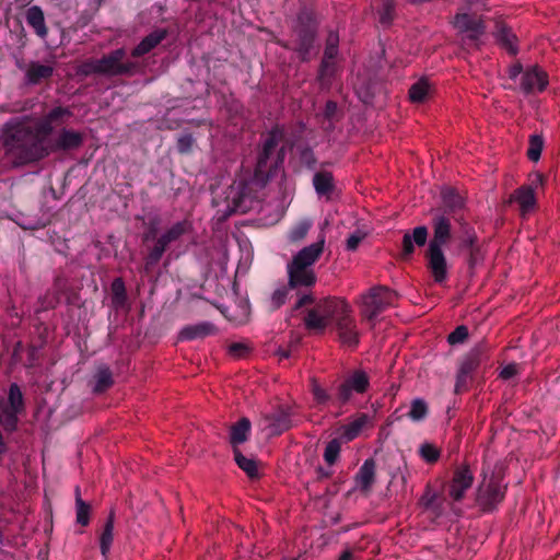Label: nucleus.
<instances>
[{
	"label": "nucleus",
	"instance_id": "obj_12",
	"mask_svg": "<svg viewBox=\"0 0 560 560\" xmlns=\"http://www.w3.org/2000/svg\"><path fill=\"white\" fill-rule=\"evenodd\" d=\"M370 386V378L363 370H355L339 386L337 399L341 405L347 404L353 393L363 394Z\"/></svg>",
	"mask_w": 560,
	"mask_h": 560
},
{
	"label": "nucleus",
	"instance_id": "obj_54",
	"mask_svg": "<svg viewBox=\"0 0 560 560\" xmlns=\"http://www.w3.org/2000/svg\"><path fill=\"white\" fill-rule=\"evenodd\" d=\"M468 250H469V256L467 259L468 267H469V269H474L476 266H478L482 261L483 255H482L479 246L472 247L471 249H468Z\"/></svg>",
	"mask_w": 560,
	"mask_h": 560
},
{
	"label": "nucleus",
	"instance_id": "obj_10",
	"mask_svg": "<svg viewBox=\"0 0 560 560\" xmlns=\"http://www.w3.org/2000/svg\"><path fill=\"white\" fill-rule=\"evenodd\" d=\"M84 142V135L80 131L69 128H61L54 137L49 136L46 140L48 156L55 152H67L78 150Z\"/></svg>",
	"mask_w": 560,
	"mask_h": 560
},
{
	"label": "nucleus",
	"instance_id": "obj_58",
	"mask_svg": "<svg viewBox=\"0 0 560 560\" xmlns=\"http://www.w3.org/2000/svg\"><path fill=\"white\" fill-rule=\"evenodd\" d=\"M516 373H517L516 364H509L502 369V371L500 372V376L503 380H509V378L513 377L514 375H516Z\"/></svg>",
	"mask_w": 560,
	"mask_h": 560
},
{
	"label": "nucleus",
	"instance_id": "obj_29",
	"mask_svg": "<svg viewBox=\"0 0 560 560\" xmlns=\"http://www.w3.org/2000/svg\"><path fill=\"white\" fill-rule=\"evenodd\" d=\"M115 512L110 511L100 537V549L104 560H107L114 540Z\"/></svg>",
	"mask_w": 560,
	"mask_h": 560
},
{
	"label": "nucleus",
	"instance_id": "obj_49",
	"mask_svg": "<svg viewBox=\"0 0 560 560\" xmlns=\"http://www.w3.org/2000/svg\"><path fill=\"white\" fill-rule=\"evenodd\" d=\"M195 143V139L191 133H182L177 139V151L180 154H187L191 151Z\"/></svg>",
	"mask_w": 560,
	"mask_h": 560
},
{
	"label": "nucleus",
	"instance_id": "obj_2",
	"mask_svg": "<svg viewBox=\"0 0 560 560\" xmlns=\"http://www.w3.org/2000/svg\"><path fill=\"white\" fill-rule=\"evenodd\" d=\"M324 246L325 236H322L317 242L300 249L287 265L289 285L296 288L299 296L293 307L295 311L314 302L311 293L317 282L314 265L323 255Z\"/></svg>",
	"mask_w": 560,
	"mask_h": 560
},
{
	"label": "nucleus",
	"instance_id": "obj_61",
	"mask_svg": "<svg viewBox=\"0 0 560 560\" xmlns=\"http://www.w3.org/2000/svg\"><path fill=\"white\" fill-rule=\"evenodd\" d=\"M337 55H338V47L326 46L323 58L334 60Z\"/></svg>",
	"mask_w": 560,
	"mask_h": 560
},
{
	"label": "nucleus",
	"instance_id": "obj_19",
	"mask_svg": "<svg viewBox=\"0 0 560 560\" xmlns=\"http://www.w3.org/2000/svg\"><path fill=\"white\" fill-rule=\"evenodd\" d=\"M295 34L296 38L292 48L299 54L302 61H307L314 46L315 31L310 26H299Z\"/></svg>",
	"mask_w": 560,
	"mask_h": 560
},
{
	"label": "nucleus",
	"instance_id": "obj_32",
	"mask_svg": "<svg viewBox=\"0 0 560 560\" xmlns=\"http://www.w3.org/2000/svg\"><path fill=\"white\" fill-rule=\"evenodd\" d=\"M191 224L187 220L178 221L160 235L162 241L167 245L179 240L184 234L189 232Z\"/></svg>",
	"mask_w": 560,
	"mask_h": 560
},
{
	"label": "nucleus",
	"instance_id": "obj_53",
	"mask_svg": "<svg viewBox=\"0 0 560 560\" xmlns=\"http://www.w3.org/2000/svg\"><path fill=\"white\" fill-rule=\"evenodd\" d=\"M300 160L308 168H314L317 162L314 151L311 148H304L301 150Z\"/></svg>",
	"mask_w": 560,
	"mask_h": 560
},
{
	"label": "nucleus",
	"instance_id": "obj_8",
	"mask_svg": "<svg viewBox=\"0 0 560 560\" xmlns=\"http://www.w3.org/2000/svg\"><path fill=\"white\" fill-rule=\"evenodd\" d=\"M293 413L290 407L277 406L261 416L260 428L268 438L278 436L294 427Z\"/></svg>",
	"mask_w": 560,
	"mask_h": 560
},
{
	"label": "nucleus",
	"instance_id": "obj_18",
	"mask_svg": "<svg viewBox=\"0 0 560 560\" xmlns=\"http://www.w3.org/2000/svg\"><path fill=\"white\" fill-rule=\"evenodd\" d=\"M428 240V229L424 225L417 226L412 232H406L402 236L400 258L410 259L415 252V245L423 246Z\"/></svg>",
	"mask_w": 560,
	"mask_h": 560
},
{
	"label": "nucleus",
	"instance_id": "obj_44",
	"mask_svg": "<svg viewBox=\"0 0 560 560\" xmlns=\"http://www.w3.org/2000/svg\"><path fill=\"white\" fill-rule=\"evenodd\" d=\"M341 450V443L338 439H332L329 441L325 447L324 459L328 465H334Z\"/></svg>",
	"mask_w": 560,
	"mask_h": 560
},
{
	"label": "nucleus",
	"instance_id": "obj_22",
	"mask_svg": "<svg viewBox=\"0 0 560 560\" xmlns=\"http://www.w3.org/2000/svg\"><path fill=\"white\" fill-rule=\"evenodd\" d=\"M451 237V221L445 214H439L433 219V238L429 245L441 247L447 243Z\"/></svg>",
	"mask_w": 560,
	"mask_h": 560
},
{
	"label": "nucleus",
	"instance_id": "obj_17",
	"mask_svg": "<svg viewBox=\"0 0 560 560\" xmlns=\"http://www.w3.org/2000/svg\"><path fill=\"white\" fill-rule=\"evenodd\" d=\"M454 25L459 32L469 33L468 38L471 40L479 39L486 32L483 19L468 13H457L454 18Z\"/></svg>",
	"mask_w": 560,
	"mask_h": 560
},
{
	"label": "nucleus",
	"instance_id": "obj_48",
	"mask_svg": "<svg viewBox=\"0 0 560 560\" xmlns=\"http://www.w3.org/2000/svg\"><path fill=\"white\" fill-rule=\"evenodd\" d=\"M477 235L475 231L469 226L463 228V235L460 237V247L465 249H471L472 247H477Z\"/></svg>",
	"mask_w": 560,
	"mask_h": 560
},
{
	"label": "nucleus",
	"instance_id": "obj_7",
	"mask_svg": "<svg viewBox=\"0 0 560 560\" xmlns=\"http://www.w3.org/2000/svg\"><path fill=\"white\" fill-rule=\"evenodd\" d=\"M487 359V346L478 343L470 349L462 359L456 374L455 393L459 394L467 389L472 373Z\"/></svg>",
	"mask_w": 560,
	"mask_h": 560
},
{
	"label": "nucleus",
	"instance_id": "obj_56",
	"mask_svg": "<svg viewBox=\"0 0 560 560\" xmlns=\"http://www.w3.org/2000/svg\"><path fill=\"white\" fill-rule=\"evenodd\" d=\"M435 499V492L428 488L421 498V503L424 505L425 509H433Z\"/></svg>",
	"mask_w": 560,
	"mask_h": 560
},
{
	"label": "nucleus",
	"instance_id": "obj_51",
	"mask_svg": "<svg viewBox=\"0 0 560 560\" xmlns=\"http://www.w3.org/2000/svg\"><path fill=\"white\" fill-rule=\"evenodd\" d=\"M365 237H366L365 232H363L361 230L354 231L352 234L349 235V237L346 241L347 250L354 252L359 247L360 243Z\"/></svg>",
	"mask_w": 560,
	"mask_h": 560
},
{
	"label": "nucleus",
	"instance_id": "obj_4",
	"mask_svg": "<svg viewBox=\"0 0 560 560\" xmlns=\"http://www.w3.org/2000/svg\"><path fill=\"white\" fill-rule=\"evenodd\" d=\"M398 294L384 285L371 288L361 296V314L368 320H373L387 307L393 306Z\"/></svg>",
	"mask_w": 560,
	"mask_h": 560
},
{
	"label": "nucleus",
	"instance_id": "obj_34",
	"mask_svg": "<svg viewBox=\"0 0 560 560\" xmlns=\"http://www.w3.org/2000/svg\"><path fill=\"white\" fill-rule=\"evenodd\" d=\"M94 378L95 385L93 387V392L97 394L105 392L114 383L113 373L110 369L105 364H102L97 368Z\"/></svg>",
	"mask_w": 560,
	"mask_h": 560
},
{
	"label": "nucleus",
	"instance_id": "obj_21",
	"mask_svg": "<svg viewBox=\"0 0 560 560\" xmlns=\"http://www.w3.org/2000/svg\"><path fill=\"white\" fill-rule=\"evenodd\" d=\"M55 72V66L43 65L38 61H31L25 71V82L31 85H37L44 80H48Z\"/></svg>",
	"mask_w": 560,
	"mask_h": 560
},
{
	"label": "nucleus",
	"instance_id": "obj_5",
	"mask_svg": "<svg viewBox=\"0 0 560 560\" xmlns=\"http://www.w3.org/2000/svg\"><path fill=\"white\" fill-rule=\"evenodd\" d=\"M24 410V398L20 386L12 383L8 399L0 397V427L8 433L16 431L19 415Z\"/></svg>",
	"mask_w": 560,
	"mask_h": 560
},
{
	"label": "nucleus",
	"instance_id": "obj_42",
	"mask_svg": "<svg viewBox=\"0 0 560 560\" xmlns=\"http://www.w3.org/2000/svg\"><path fill=\"white\" fill-rule=\"evenodd\" d=\"M419 454L424 462L433 464L439 460L441 451L434 444L425 442L420 445Z\"/></svg>",
	"mask_w": 560,
	"mask_h": 560
},
{
	"label": "nucleus",
	"instance_id": "obj_37",
	"mask_svg": "<svg viewBox=\"0 0 560 560\" xmlns=\"http://www.w3.org/2000/svg\"><path fill=\"white\" fill-rule=\"evenodd\" d=\"M378 22L382 26L388 27L395 19V1L382 0L381 5L377 8Z\"/></svg>",
	"mask_w": 560,
	"mask_h": 560
},
{
	"label": "nucleus",
	"instance_id": "obj_36",
	"mask_svg": "<svg viewBox=\"0 0 560 560\" xmlns=\"http://www.w3.org/2000/svg\"><path fill=\"white\" fill-rule=\"evenodd\" d=\"M233 454L237 466L245 471L249 478H256L258 476L257 463L254 458L244 456L238 447L233 450Z\"/></svg>",
	"mask_w": 560,
	"mask_h": 560
},
{
	"label": "nucleus",
	"instance_id": "obj_9",
	"mask_svg": "<svg viewBox=\"0 0 560 560\" xmlns=\"http://www.w3.org/2000/svg\"><path fill=\"white\" fill-rule=\"evenodd\" d=\"M505 487L491 477L488 481L483 480L477 490L476 503L483 512L493 511L504 499Z\"/></svg>",
	"mask_w": 560,
	"mask_h": 560
},
{
	"label": "nucleus",
	"instance_id": "obj_33",
	"mask_svg": "<svg viewBox=\"0 0 560 560\" xmlns=\"http://www.w3.org/2000/svg\"><path fill=\"white\" fill-rule=\"evenodd\" d=\"M442 202L445 211L454 213L464 207V199L453 188H444L441 191Z\"/></svg>",
	"mask_w": 560,
	"mask_h": 560
},
{
	"label": "nucleus",
	"instance_id": "obj_64",
	"mask_svg": "<svg viewBox=\"0 0 560 560\" xmlns=\"http://www.w3.org/2000/svg\"><path fill=\"white\" fill-rule=\"evenodd\" d=\"M277 354L280 359H288L291 357V350L279 348Z\"/></svg>",
	"mask_w": 560,
	"mask_h": 560
},
{
	"label": "nucleus",
	"instance_id": "obj_27",
	"mask_svg": "<svg viewBox=\"0 0 560 560\" xmlns=\"http://www.w3.org/2000/svg\"><path fill=\"white\" fill-rule=\"evenodd\" d=\"M26 22L34 30L37 36L46 38L48 28L45 23L44 12L38 5H33L27 9Z\"/></svg>",
	"mask_w": 560,
	"mask_h": 560
},
{
	"label": "nucleus",
	"instance_id": "obj_45",
	"mask_svg": "<svg viewBox=\"0 0 560 560\" xmlns=\"http://www.w3.org/2000/svg\"><path fill=\"white\" fill-rule=\"evenodd\" d=\"M335 61L332 59L323 58L318 71V80L322 83H329L335 73Z\"/></svg>",
	"mask_w": 560,
	"mask_h": 560
},
{
	"label": "nucleus",
	"instance_id": "obj_35",
	"mask_svg": "<svg viewBox=\"0 0 560 560\" xmlns=\"http://www.w3.org/2000/svg\"><path fill=\"white\" fill-rule=\"evenodd\" d=\"M167 247L168 245L159 236L144 259V270L147 272L151 271L159 264Z\"/></svg>",
	"mask_w": 560,
	"mask_h": 560
},
{
	"label": "nucleus",
	"instance_id": "obj_46",
	"mask_svg": "<svg viewBox=\"0 0 560 560\" xmlns=\"http://www.w3.org/2000/svg\"><path fill=\"white\" fill-rule=\"evenodd\" d=\"M311 229V222L302 221L294 225L289 233V240L291 242L302 241Z\"/></svg>",
	"mask_w": 560,
	"mask_h": 560
},
{
	"label": "nucleus",
	"instance_id": "obj_15",
	"mask_svg": "<svg viewBox=\"0 0 560 560\" xmlns=\"http://www.w3.org/2000/svg\"><path fill=\"white\" fill-rule=\"evenodd\" d=\"M284 131L279 126L273 127L267 135L261 151L258 154L256 172L261 174L267 171L268 162L279 143L283 140Z\"/></svg>",
	"mask_w": 560,
	"mask_h": 560
},
{
	"label": "nucleus",
	"instance_id": "obj_30",
	"mask_svg": "<svg viewBox=\"0 0 560 560\" xmlns=\"http://www.w3.org/2000/svg\"><path fill=\"white\" fill-rule=\"evenodd\" d=\"M315 191L319 196H329L334 188V177L330 172H317L313 177Z\"/></svg>",
	"mask_w": 560,
	"mask_h": 560
},
{
	"label": "nucleus",
	"instance_id": "obj_47",
	"mask_svg": "<svg viewBox=\"0 0 560 560\" xmlns=\"http://www.w3.org/2000/svg\"><path fill=\"white\" fill-rule=\"evenodd\" d=\"M91 506L85 501H80L75 504V520L81 526H86L90 523Z\"/></svg>",
	"mask_w": 560,
	"mask_h": 560
},
{
	"label": "nucleus",
	"instance_id": "obj_63",
	"mask_svg": "<svg viewBox=\"0 0 560 560\" xmlns=\"http://www.w3.org/2000/svg\"><path fill=\"white\" fill-rule=\"evenodd\" d=\"M469 5H480L482 10L489 11L488 0H464Z\"/></svg>",
	"mask_w": 560,
	"mask_h": 560
},
{
	"label": "nucleus",
	"instance_id": "obj_26",
	"mask_svg": "<svg viewBox=\"0 0 560 560\" xmlns=\"http://www.w3.org/2000/svg\"><path fill=\"white\" fill-rule=\"evenodd\" d=\"M167 35L165 30H156L147 35L131 51L132 57H141L154 49Z\"/></svg>",
	"mask_w": 560,
	"mask_h": 560
},
{
	"label": "nucleus",
	"instance_id": "obj_52",
	"mask_svg": "<svg viewBox=\"0 0 560 560\" xmlns=\"http://www.w3.org/2000/svg\"><path fill=\"white\" fill-rule=\"evenodd\" d=\"M312 394L316 402L320 405L326 404L330 399L326 389H324L314 378L312 380Z\"/></svg>",
	"mask_w": 560,
	"mask_h": 560
},
{
	"label": "nucleus",
	"instance_id": "obj_14",
	"mask_svg": "<svg viewBox=\"0 0 560 560\" xmlns=\"http://www.w3.org/2000/svg\"><path fill=\"white\" fill-rule=\"evenodd\" d=\"M427 258V267L430 270L434 281L439 284L445 283L448 277V269L443 249L435 245H429Z\"/></svg>",
	"mask_w": 560,
	"mask_h": 560
},
{
	"label": "nucleus",
	"instance_id": "obj_50",
	"mask_svg": "<svg viewBox=\"0 0 560 560\" xmlns=\"http://www.w3.org/2000/svg\"><path fill=\"white\" fill-rule=\"evenodd\" d=\"M468 328L465 325L457 326L448 336L450 345L463 343L468 338Z\"/></svg>",
	"mask_w": 560,
	"mask_h": 560
},
{
	"label": "nucleus",
	"instance_id": "obj_59",
	"mask_svg": "<svg viewBox=\"0 0 560 560\" xmlns=\"http://www.w3.org/2000/svg\"><path fill=\"white\" fill-rule=\"evenodd\" d=\"M339 45V35L336 32H329L327 39H326V46L330 47H338Z\"/></svg>",
	"mask_w": 560,
	"mask_h": 560
},
{
	"label": "nucleus",
	"instance_id": "obj_16",
	"mask_svg": "<svg viewBox=\"0 0 560 560\" xmlns=\"http://www.w3.org/2000/svg\"><path fill=\"white\" fill-rule=\"evenodd\" d=\"M474 474L467 465L457 467L454 471L448 494L454 501H460L465 492L471 488Z\"/></svg>",
	"mask_w": 560,
	"mask_h": 560
},
{
	"label": "nucleus",
	"instance_id": "obj_6",
	"mask_svg": "<svg viewBox=\"0 0 560 560\" xmlns=\"http://www.w3.org/2000/svg\"><path fill=\"white\" fill-rule=\"evenodd\" d=\"M346 310V301L338 298H326L308 311L305 317L307 329L324 330L330 319H335L338 313Z\"/></svg>",
	"mask_w": 560,
	"mask_h": 560
},
{
	"label": "nucleus",
	"instance_id": "obj_13",
	"mask_svg": "<svg viewBox=\"0 0 560 560\" xmlns=\"http://www.w3.org/2000/svg\"><path fill=\"white\" fill-rule=\"evenodd\" d=\"M548 74L538 66L527 68L521 77V89L525 94L541 93L548 86Z\"/></svg>",
	"mask_w": 560,
	"mask_h": 560
},
{
	"label": "nucleus",
	"instance_id": "obj_31",
	"mask_svg": "<svg viewBox=\"0 0 560 560\" xmlns=\"http://www.w3.org/2000/svg\"><path fill=\"white\" fill-rule=\"evenodd\" d=\"M371 418L366 413H360L354 420L342 427V436L346 441L354 440L362 429L370 422Z\"/></svg>",
	"mask_w": 560,
	"mask_h": 560
},
{
	"label": "nucleus",
	"instance_id": "obj_3",
	"mask_svg": "<svg viewBox=\"0 0 560 560\" xmlns=\"http://www.w3.org/2000/svg\"><path fill=\"white\" fill-rule=\"evenodd\" d=\"M126 50L117 48L102 56V58H90L83 61L78 73L84 77L97 74L104 77L133 75L137 71L138 63L135 61H124Z\"/></svg>",
	"mask_w": 560,
	"mask_h": 560
},
{
	"label": "nucleus",
	"instance_id": "obj_41",
	"mask_svg": "<svg viewBox=\"0 0 560 560\" xmlns=\"http://www.w3.org/2000/svg\"><path fill=\"white\" fill-rule=\"evenodd\" d=\"M291 291H296V288H290L289 282L287 283V285H282L276 289L270 298L272 308H280L288 300V296Z\"/></svg>",
	"mask_w": 560,
	"mask_h": 560
},
{
	"label": "nucleus",
	"instance_id": "obj_62",
	"mask_svg": "<svg viewBox=\"0 0 560 560\" xmlns=\"http://www.w3.org/2000/svg\"><path fill=\"white\" fill-rule=\"evenodd\" d=\"M521 73L523 74V67L520 63L512 66L509 70V77L511 79H515Z\"/></svg>",
	"mask_w": 560,
	"mask_h": 560
},
{
	"label": "nucleus",
	"instance_id": "obj_11",
	"mask_svg": "<svg viewBox=\"0 0 560 560\" xmlns=\"http://www.w3.org/2000/svg\"><path fill=\"white\" fill-rule=\"evenodd\" d=\"M339 340L343 346L355 348L359 345V331L354 318L351 316V307L346 302V310L338 313L335 319Z\"/></svg>",
	"mask_w": 560,
	"mask_h": 560
},
{
	"label": "nucleus",
	"instance_id": "obj_20",
	"mask_svg": "<svg viewBox=\"0 0 560 560\" xmlns=\"http://www.w3.org/2000/svg\"><path fill=\"white\" fill-rule=\"evenodd\" d=\"M375 462L372 458L365 459L354 476L357 489L369 493L375 482Z\"/></svg>",
	"mask_w": 560,
	"mask_h": 560
},
{
	"label": "nucleus",
	"instance_id": "obj_1",
	"mask_svg": "<svg viewBox=\"0 0 560 560\" xmlns=\"http://www.w3.org/2000/svg\"><path fill=\"white\" fill-rule=\"evenodd\" d=\"M72 116L68 107L56 106L40 118L28 116L8 121L2 130L0 142L4 156L13 166L39 162L48 156L47 137L56 126Z\"/></svg>",
	"mask_w": 560,
	"mask_h": 560
},
{
	"label": "nucleus",
	"instance_id": "obj_39",
	"mask_svg": "<svg viewBox=\"0 0 560 560\" xmlns=\"http://www.w3.org/2000/svg\"><path fill=\"white\" fill-rule=\"evenodd\" d=\"M429 412V407L427 401L423 398H415L411 400L410 410L408 411V417L415 421L423 420Z\"/></svg>",
	"mask_w": 560,
	"mask_h": 560
},
{
	"label": "nucleus",
	"instance_id": "obj_55",
	"mask_svg": "<svg viewBox=\"0 0 560 560\" xmlns=\"http://www.w3.org/2000/svg\"><path fill=\"white\" fill-rule=\"evenodd\" d=\"M248 352V346L243 342H233L229 347V353L235 358H242Z\"/></svg>",
	"mask_w": 560,
	"mask_h": 560
},
{
	"label": "nucleus",
	"instance_id": "obj_24",
	"mask_svg": "<svg viewBox=\"0 0 560 560\" xmlns=\"http://www.w3.org/2000/svg\"><path fill=\"white\" fill-rule=\"evenodd\" d=\"M509 202L520 206L522 215L528 213L536 205V198L532 186H521L510 197Z\"/></svg>",
	"mask_w": 560,
	"mask_h": 560
},
{
	"label": "nucleus",
	"instance_id": "obj_40",
	"mask_svg": "<svg viewBox=\"0 0 560 560\" xmlns=\"http://www.w3.org/2000/svg\"><path fill=\"white\" fill-rule=\"evenodd\" d=\"M112 302L118 308L122 307L127 302L126 287L121 278H116L112 283Z\"/></svg>",
	"mask_w": 560,
	"mask_h": 560
},
{
	"label": "nucleus",
	"instance_id": "obj_60",
	"mask_svg": "<svg viewBox=\"0 0 560 560\" xmlns=\"http://www.w3.org/2000/svg\"><path fill=\"white\" fill-rule=\"evenodd\" d=\"M316 474H317V476H316L317 480H324V479L330 478L332 471L330 469L318 467L316 469Z\"/></svg>",
	"mask_w": 560,
	"mask_h": 560
},
{
	"label": "nucleus",
	"instance_id": "obj_28",
	"mask_svg": "<svg viewBox=\"0 0 560 560\" xmlns=\"http://www.w3.org/2000/svg\"><path fill=\"white\" fill-rule=\"evenodd\" d=\"M250 421L247 418H241L236 423H234L230 429V443L235 447H238L240 444L245 443L248 440V435L250 432Z\"/></svg>",
	"mask_w": 560,
	"mask_h": 560
},
{
	"label": "nucleus",
	"instance_id": "obj_43",
	"mask_svg": "<svg viewBox=\"0 0 560 560\" xmlns=\"http://www.w3.org/2000/svg\"><path fill=\"white\" fill-rule=\"evenodd\" d=\"M542 148L544 138L539 135H532L529 137V147L527 150L528 159L533 162H537L540 159Z\"/></svg>",
	"mask_w": 560,
	"mask_h": 560
},
{
	"label": "nucleus",
	"instance_id": "obj_25",
	"mask_svg": "<svg viewBox=\"0 0 560 560\" xmlns=\"http://www.w3.org/2000/svg\"><path fill=\"white\" fill-rule=\"evenodd\" d=\"M494 37L497 42L510 54H517L516 35L513 33L511 27L500 20L495 22Z\"/></svg>",
	"mask_w": 560,
	"mask_h": 560
},
{
	"label": "nucleus",
	"instance_id": "obj_57",
	"mask_svg": "<svg viewBox=\"0 0 560 560\" xmlns=\"http://www.w3.org/2000/svg\"><path fill=\"white\" fill-rule=\"evenodd\" d=\"M338 109V105L335 101H327L324 109V117L328 120H331Z\"/></svg>",
	"mask_w": 560,
	"mask_h": 560
},
{
	"label": "nucleus",
	"instance_id": "obj_38",
	"mask_svg": "<svg viewBox=\"0 0 560 560\" xmlns=\"http://www.w3.org/2000/svg\"><path fill=\"white\" fill-rule=\"evenodd\" d=\"M430 91V84L427 79H420L409 89V98L413 103H422Z\"/></svg>",
	"mask_w": 560,
	"mask_h": 560
},
{
	"label": "nucleus",
	"instance_id": "obj_23",
	"mask_svg": "<svg viewBox=\"0 0 560 560\" xmlns=\"http://www.w3.org/2000/svg\"><path fill=\"white\" fill-rule=\"evenodd\" d=\"M217 332V328L209 322H201L182 328L178 338L180 340H195L205 338Z\"/></svg>",
	"mask_w": 560,
	"mask_h": 560
}]
</instances>
